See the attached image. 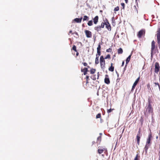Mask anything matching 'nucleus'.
I'll use <instances>...</instances> for the list:
<instances>
[{"mask_svg": "<svg viewBox=\"0 0 160 160\" xmlns=\"http://www.w3.org/2000/svg\"><path fill=\"white\" fill-rule=\"evenodd\" d=\"M105 22H102L101 23V25L100 26V28H104V25H105Z\"/></svg>", "mask_w": 160, "mask_h": 160, "instance_id": "nucleus-29", "label": "nucleus"}, {"mask_svg": "<svg viewBox=\"0 0 160 160\" xmlns=\"http://www.w3.org/2000/svg\"><path fill=\"white\" fill-rule=\"evenodd\" d=\"M154 84H155V86L156 87L158 85V86L159 89H160V86L159 85L158 83L155 82V83H154Z\"/></svg>", "mask_w": 160, "mask_h": 160, "instance_id": "nucleus-36", "label": "nucleus"}, {"mask_svg": "<svg viewBox=\"0 0 160 160\" xmlns=\"http://www.w3.org/2000/svg\"><path fill=\"white\" fill-rule=\"evenodd\" d=\"M138 82L137 81H135L133 84L134 85L136 86Z\"/></svg>", "mask_w": 160, "mask_h": 160, "instance_id": "nucleus-40", "label": "nucleus"}, {"mask_svg": "<svg viewBox=\"0 0 160 160\" xmlns=\"http://www.w3.org/2000/svg\"><path fill=\"white\" fill-rule=\"evenodd\" d=\"M121 5L122 7V9H125V4L123 3H121Z\"/></svg>", "mask_w": 160, "mask_h": 160, "instance_id": "nucleus-37", "label": "nucleus"}, {"mask_svg": "<svg viewBox=\"0 0 160 160\" xmlns=\"http://www.w3.org/2000/svg\"><path fill=\"white\" fill-rule=\"evenodd\" d=\"M96 71V70L95 69L92 68L90 70V73L91 74H93Z\"/></svg>", "mask_w": 160, "mask_h": 160, "instance_id": "nucleus-24", "label": "nucleus"}, {"mask_svg": "<svg viewBox=\"0 0 160 160\" xmlns=\"http://www.w3.org/2000/svg\"><path fill=\"white\" fill-rule=\"evenodd\" d=\"M145 30L144 29H142L138 32L137 34V36L138 38H140L142 36H144L145 35Z\"/></svg>", "mask_w": 160, "mask_h": 160, "instance_id": "nucleus-6", "label": "nucleus"}, {"mask_svg": "<svg viewBox=\"0 0 160 160\" xmlns=\"http://www.w3.org/2000/svg\"><path fill=\"white\" fill-rule=\"evenodd\" d=\"M101 45L100 43L98 45L97 48V54L96 55V58L95 60V63L96 64H98L99 63V57L101 55Z\"/></svg>", "mask_w": 160, "mask_h": 160, "instance_id": "nucleus-1", "label": "nucleus"}, {"mask_svg": "<svg viewBox=\"0 0 160 160\" xmlns=\"http://www.w3.org/2000/svg\"><path fill=\"white\" fill-rule=\"evenodd\" d=\"M158 155L159 156V158L158 159H159V160H160V154H159V153Z\"/></svg>", "mask_w": 160, "mask_h": 160, "instance_id": "nucleus-52", "label": "nucleus"}, {"mask_svg": "<svg viewBox=\"0 0 160 160\" xmlns=\"http://www.w3.org/2000/svg\"><path fill=\"white\" fill-rule=\"evenodd\" d=\"M113 109H112L111 108H110V109H108L107 110V112L108 113H109L111 112L113 110Z\"/></svg>", "mask_w": 160, "mask_h": 160, "instance_id": "nucleus-35", "label": "nucleus"}, {"mask_svg": "<svg viewBox=\"0 0 160 160\" xmlns=\"http://www.w3.org/2000/svg\"><path fill=\"white\" fill-rule=\"evenodd\" d=\"M75 34L76 35H77L78 36V33L77 32H74L73 33H72V34Z\"/></svg>", "mask_w": 160, "mask_h": 160, "instance_id": "nucleus-45", "label": "nucleus"}, {"mask_svg": "<svg viewBox=\"0 0 160 160\" xmlns=\"http://www.w3.org/2000/svg\"><path fill=\"white\" fill-rule=\"evenodd\" d=\"M102 134L101 133H100V135L98 137V138H97V142H99L100 143L101 142V139H102V136H101Z\"/></svg>", "mask_w": 160, "mask_h": 160, "instance_id": "nucleus-20", "label": "nucleus"}, {"mask_svg": "<svg viewBox=\"0 0 160 160\" xmlns=\"http://www.w3.org/2000/svg\"><path fill=\"white\" fill-rule=\"evenodd\" d=\"M72 33V30H70L69 31V33H68V35H70V33Z\"/></svg>", "mask_w": 160, "mask_h": 160, "instance_id": "nucleus-47", "label": "nucleus"}, {"mask_svg": "<svg viewBox=\"0 0 160 160\" xmlns=\"http://www.w3.org/2000/svg\"><path fill=\"white\" fill-rule=\"evenodd\" d=\"M82 19V17H81L80 18H76L74 19V21L77 23H81V22Z\"/></svg>", "mask_w": 160, "mask_h": 160, "instance_id": "nucleus-16", "label": "nucleus"}, {"mask_svg": "<svg viewBox=\"0 0 160 160\" xmlns=\"http://www.w3.org/2000/svg\"><path fill=\"white\" fill-rule=\"evenodd\" d=\"M134 8H135V9L136 10V11L137 12V13H138L137 8L136 7V6L135 5H134Z\"/></svg>", "mask_w": 160, "mask_h": 160, "instance_id": "nucleus-39", "label": "nucleus"}, {"mask_svg": "<svg viewBox=\"0 0 160 160\" xmlns=\"http://www.w3.org/2000/svg\"><path fill=\"white\" fill-rule=\"evenodd\" d=\"M156 36L157 39V42L159 45V47L160 48V28H159L157 32Z\"/></svg>", "mask_w": 160, "mask_h": 160, "instance_id": "nucleus-4", "label": "nucleus"}, {"mask_svg": "<svg viewBox=\"0 0 160 160\" xmlns=\"http://www.w3.org/2000/svg\"><path fill=\"white\" fill-rule=\"evenodd\" d=\"M91 78L93 80H96V75H92L91 76Z\"/></svg>", "mask_w": 160, "mask_h": 160, "instance_id": "nucleus-28", "label": "nucleus"}, {"mask_svg": "<svg viewBox=\"0 0 160 160\" xmlns=\"http://www.w3.org/2000/svg\"><path fill=\"white\" fill-rule=\"evenodd\" d=\"M155 72L156 73H158L160 69V66L158 62H156L155 63Z\"/></svg>", "mask_w": 160, "mask_h": 160, "instance_id": "nucleus-9", "label": "nucleus"}, {"mask_svg": "<svg viewBox=\"0 0 160 160\" xmlns=\"http://www.w3.org/2000/svg\"><path fill=\"white\" fill-rule=\"evenodd\" d=\"M81 71L83 73L84 75H86L87 73V72L88 71V70L87 68H85L83 69H82Z\"/></svg>", "mask_w": 160, "mask_h": 160, "instance_id": "nucleus-14", "label": "nucleus"}, {"mask_svg": "<svg viewBox=\"0 0 160 160\" xmlns=\"http://www.w3.org/2000/svg\"><path fill=\"white\" fill-rule=\"evenodd\" d=\"M72 49L75 52H77V50L76 49V46L75 45H73L72 48Z\"/></svg>", "mask_w": 160, "mask_h": 160, "instance_id": "nucleus-32", "label": "nucleus"}, {"mask_svg": "<svg viewBox=\"0 0 160 160\" xmlns=\"http://www.w3.org/2000/svg\"><path fill=\"white\" fill-rule=\"evenodd\" d=\"M126 3H127L128 2V0H125Z\"/></svg>", "mask_w": 160, "mask_h": 160, "instance_id": "nucleus-51", "label": "nucleus"}, {"mask_svg": "<svg viewBox=\"0 0 160 160\" xmlns=\"http://www.w3.org/2000/svg\"><path fill=\"white\" fill-rule=\"evenodd\" d=\"M139 2V0H136V3L138 6V2Z\"/></svg>", "mask_w": 160, "mask_h": 160, "instance_id": "nucleus-42", "label": "nucleus"}, {"mask_svg": "<svg viewBox=\"0 0 160 160\" xmlns=\"http://www.w3.org/2000/svg\"><path fill=\"white\" fill-rule=\"evenodd\" d=\"M105 25L106 28L109 31H111V25L108 20L106 18L105 20Z\"/></svg>", "mask_w": 160, "mask_h": 160, "instance_id": "nucleus-5", "label": "nucleus"}, {"mask_svg": "<svg viewBox=\"0 0 160 160\" xmlns=\"http://www.w3.org/2000/svg\"><path fill=\"white\" fill-rule=\"evenodd\" d=\"M148 88L150 87V85L149 84L148 85Z\"/></svg>", "mask_w": 160, "mask_h": 160, "instance_id": "nucleus-53", "label": "nucleus"}, {"mask_svg": "<svg viewBox=\"0 0 160 160\" xmlns=\"http://www.w3.org/2000/svg\"><path fill=\"white\" fill-rule=\"evenodd\" d=\"M141 130L140 129H139V130L138 132V133L137 135L136 139L137 141V143L139 145L140 141V139L141 138V135L140 134Z\"/></svg>", "mask_w": 160, "mask_h": 160, "instance_id": "nucleus-8", "label": "nucleus"}, {"mask_svg": "<svg viewBox=\"0 0 160 160\" xmlns=\"http://www.w3.org/2000/svg\"><path fill=\"white\" fill-rule=\"evenodd\" d=\"M140 156L138 154H137L134 160H139Z\"/></svg>", "mask_w": 160, "mask_h": 160, "instance_id": "nucleus-26", "label": "nucleus"}, {"mask_svg": "<svg viewBox=\"0 0 160 160\" xmlns=\"http://www.w3.org/2000/svg\"><path fill=\"white\" fill-rule=\"evenodd\" d=\"M85 33L87 38H91L92 37V33L91 31L88 30H85Z\"/></svg>", "mask_w": 160, "mask_h": 160, "instance_id": "nucleus-11", "label": "nucleus"}, {"mask_svg": "<svg viewBox=\"0 0 160 160\" xmlns=\"http://www.w3.org/2000/svg\"><path fill=\"white\" fill-rule=\"evenodd\" d=\"M82 63L84 66H88V64L86 62H83Z\"/></svg>", "mask_w": 160, "mask_h": 160, "instance_id": "nucleus-38", "label": "nucleus"}, {"mask_svg": "<svg viewBox=\"0 0 160 160\" xmlns=\"http://www.w3.org/2000/svg\"><path fill=\"white\" fill-rule=\"evenodd\" d=\"M140 77H139L138 78H137V79L136 80V81H137V82H138L139 81V80H140Z\"/></svg>", "mask_w": 160, "mask_h": 160, "instance_id": "nucleus-43", "label": "nucleus"}, {"mask_svg": "<svg viewBox=\"0 0 160 160\" xmlns=\"http://www.w3.org/2000/svg\"><path fill=\"white\" fill-rule=\"evenodd\" d=\"M99 18L98 16H96L93 19L94 23L95 24H97L98 22Z\"/></svg>", "mask_w": 160, "mask_h": 160, "instance_id": "nucleus-13", "label": "nucleus"}, {"mask_svg": "<svg viewBox=\"0 0 160 160\" xmlns=\"http://www.w3.org/2000/svg\"><path fill=\"white\" fill-rule=\"evenodd\" d=\"M123 53V50L121 48H120L118 50V54H122Z\"/></svg>", "mask_w": 160, "mask_h": 160, "instance_id": "nucleus-22", "label": "nucleus"}, {"mask_svg": "<svg viewBox=\"0 0 160 160\" xmlns=\"http://www.w3.org/2000/svg\"><path fill=\"white\" fill-rule=\"evenodd\" d=\"M77 52L76 54V56H78L79 55V53L77 51V52Z\"/></svg>", "mask_w": 160, "mask_h": 160, "instance_id": "nucleus-48", "label": "nucleus"}, {"mask_svg": "<svg viewBox=\"0 0 160 160\" xmlns=\"http://www.w3.org/2000/svg\"><path fill=\"white\" fill-rule=\"evenodd\" d=\"M112 52V48H109L106 50V52Z\"/></svg>", "mask_w": 160, "mask_h": 160, "instance_id": "nucleus-34", "label": "nucleus"}, {"mask_svg": "<svg viewBox=\"0 0 160 160\" xmlns=\"http://www.w3.org/2000/svg\"><path fill=\"white\" fill-rule=\"evenodd\" d=\"M126 68V67H125V68H124V71H125V68Z\"/></svg>", "mask_w": 160, "mask_h": 160, "instance_id": "nucleus-55", "label": "nucleus"}, {"mask_svg": "<svg viewBox=\"0 0 160 160\" xmlns=\"http://www.w3.org/2000/svg\"><path fill=\"white\" fill-rule=\"evenodd\" d=\"M88 25L89 26H92L93 25L92 21V20L89 21L88 23Z\"/></svg>", "mask_w": 160, "mask_h": 160, "instance_id": "nucleus-27", "label": "nucleus"}, {"mask_svg": "<svg viewBox=\"0 0 160 160\" xmlns=\"http://www.w3.org/2000/svg\"><path fill=\"white\" fill-rule=\"evenodd\" d=\"M101 117V114L100 113H98L96 116V118L97 119L100 118Z\"/></svg>", "mask_w": 160, "mask_h": 160, "instance_id": "nucleus-31", "label": "nucleus"}, {"mask_svg": "<svg viewBox=\"0 0 160 160\" xmlns=\"http://www.w3.org/2000/svg\"><path fill=\"white\" fill-rule=\"evenodd\" d=\"M104 82L107 84H108L110 83V81L108 75H106L104 79Z\"/></svg>", "mask_w": 160, "mask_h": 160, "instance_id": "nucleus-12", "label": "nucleus"}, {"mask_svg": "<svg viewBox=\"0 0 160 160\" xmlns=\"http://www.w3.org/2000/svg\"><path fill=\"white\" fill-rule=\"evenodd\" d=\"M88 68H90V67L88 65V66H87Z\"/></svg>", "mask_w": 160, "mask_h": 160, "instance_id": "nucleus-54", "label": "nucleus"}, {"mask_svg": "<svg viewBox=\"0 0 160 160\" xmlns=\"http://www.w3.org/2000/svg\"><path fill=\"white\" fill-rule=\"evenodd\" d=\"M98 148V152L100 154L102 153L104 151H107V148H105L99 147Z\"/></svg>", "mask_w": 160, "mask_h": 160, "instance_id": "nucleus-10", "label": "nucleus"}, {"mask_svg": "<svg viewBox=\"0 0 160 160\" xmlns=\"http://www.w3.org/2000/svg\"><path fill=\"white\" fill-rule=\"evenodd\" d=\"M132 56V54H131L126 59V64L125 66V68L126 67L127 64L130 61V58H131V56Z\"/></svg>", "mask_w": 160, "mask_h": 160, "instance_id": "nucleus-17", "label": "nucleus"}, {"mask_svg": "<svg viewBox=\"0 0 160 160\" xmlns=\"http://www.w3.org/2000/svg\"><path fill=\"white\" fill-rule=\"evenodd\" d=\"M94 29L97 32H98L101 30V28H100V26L98 25L94 27Z\"/></svg>", "mask_w": 160, "mask_h": 160, "instance_id": "nucleus-19", "label": "nucleus"}, {"mask_svg": "<svg viewBox=\"0 0 160 160\" xmlns=\"http://www.w3.org/2000/svg\"><path fill=\"white\" fill-rule=\"evenodd\" d=\"M108 70L111 72H113L114 70V67L113 66V63H111V66L109 68Z\"/></svg>", "mask_w": 160, "mask_h": 160, "instance_id": "nucleus-18", "label": "nucleus"}, {"mask_svg": "<svg viewBox=\"0 0 160 160\" xmlns=\"http://www.w3.org/2000/svg\"><path fill=\"white\" fill-rule=\"evenodd\" d=\"M124 61H123L122 62V66H123L124 64Z\"/></svg>", "mask_w": 160, "mask_h": 160, "instance_id": "nucleus-49", "label": "nucleus"}, {"mask_svg": "<svg viewBox=\"0 0 160 160\" xmlns=\"http://www.w3.org/2000/svg\"><path fill=\"white\" fill-rule=\"evenodd\" d=\"M86 87H87V84L89 83V76H86Z\"/></svg>", "mask_w": 160, "mask_h": 160, "instance_id": "nucleus-21", "label": "nucleus"}, {"mask_svg": "<svg viewBox=\"0 0 160 160\" xmlns=\"http://www.w3.org/2000/svg\"><path fill=\"white\" fill-rule=\"evenodd\" d=\"M153 112V108L152 107L151 102L149 100L148 101V104L146 108V113L148 114L152 113Z\"/></svg>", "mask_w": 160, "mask_h": 160, "instance_id": "nucleus-3", "label": "nucleus"}, {"mask_svg": "<svg viewBox=\"0 0 160 160\" xmlns=\"http://www.w3.org/2000/svg\"><path fill=\"white\" fill-rule=\"evenodd\" d=\"M119 7L118 6H117L114 8V11L115 12L118 11L119 10Z\"/></svg>", "mask_w": 160, "mask_h": 160, "instance_id": "nucleus-30", "label": "nucleus"}, {"mask_svg": "<svg viewBox=\"0 0 160 160\" xmlns=\"http://www.w3.org/2000/svg\"><path fill=\"white\" fill-rule=\"evenodd\" d=\"M155 42L153 40L152 42L151 45H155Z\"/></svg>", "mask_w": 160, "mask_h": 160, "instance_id": "nucleus-41", "label": "nucleus"}, {"mask_svg": "<svg viewBox=\"0 0 160 160\" xmlns=\"http://www.w3.org/2000/svg\"><path fill=\"white\" fill-rule=\"evenodd\" d=\"M112 22H114V21H115L114 18V17H113L112 18Z\"/></svg>", "mask_w": 160, "mask_h": 160, "instance_id": "nucleus-46", "label": "nucleus"}, {"mask_svg": "<svg viewBox=\"0 0 160 160\" xmlns=\"http://www.w3.org/2000/svg\"><path fill=\"white\" fill-rule=\"evenodd\" d=\"M89 19V17L86 16V15H85L83 16V21H88Z\"/></svg>", "mask_w": 160, "mask_h": 160, "instance_id": "nucleus-23", "label": "nucleus"}, {"mask_svg": "<svg viewBox=\"0 0 160 160\" xmlns=\"http://www.w3.org/2000/svg\"><path fill=\"white\" fill-rule=\"evenodd\" d=\"M110 55L109 54L107 55L106 57L104 59H110Z\"/></svg>", "mask_w": 160, "mask_h": 160, "instance_id": "nucleus-33", "label": "nucleus"}, {"mask_svg": "<svg viewBox=\"0 0 160 160\" xmlns=\"http://www.w3.org/2000/svg\"><path fill=\"white\" fill-rule=\"evenodd\" d=\"M152 138L151 132H150V133L149 134L148 138L147 139L146 143L147 144L150 145L151 144V141Z\"/></svg>", "mask_w": 160, "mask_h": 160, "instance_id": "nucleus-7", "label": "nucleus"}, {"mask_svg": "<svg viewBox=\"0 0 160 160\" xmlns=\"http://www.w3.org/2000/svg\"><path fill=\"white\" fill-rule=\"evenodd\" d=\"M100 63L101 68L103 69H104L105 68V59L102 56H101L100 57Z\"/></svg>", "mask_w": 160, "mask_h": 160, "instance_id": "nucleus-2", "label": "nucleus"}, {"mask_svg": "<svg viewBox=\"0 0 160 160\" xmlns=\"http://www.w3.org/2000/svg\"><path fill=\"white\" fill-rule=\"evenodd\" d=\"M155 48V45H151V57H152L153 55V52H154V50Z\"/></svg>", "mask_w": 160, "mask_h": 160, "instance_id": "nucleus-15", "label": "nucleus"}, {"mask_svg": "<svg viewBox=\"0 0 160 160\" xmlns=\"http://www.w3.org/2000/svg\"><path fill=\"white\" fill-rule=\"evenodd\" d=\"M97 74V79H98L99 78V72H98Z\"/></svg>", "mask_w": 160, "mask_h": 160, "instance_id": "nucleus-50", "label": "nucleus"}, {"mask_svg": "<svg viewBox=\"0 0 160 160\" xmlns=\"http://www.w3.org/2000/svg\"><path fill=\"white\" fill-rule=\"evenodd\" d=\"M136 86L134 85L133 84V85L132 86V90H133V89H134V88H135Z\"/></svg>", "mask_w": 160, "mask_h": 160, "instance_id": "nucleus-44", "label": "nucleus"}, {"mask_svg": "<svg viewBox=\"0 0 160 160\" xmlns=\"http://www.w3.org/2000/svg\"><path fill=\"white\" fill-rule=\"evenodd\" d=\"M150 145L148 144H146V145H145V146L144 148V149L145 150V151L147 152L148 149L149 148V146Z\"/></svg>", "mask_w": 160, "mask_h": 160, "instance_id": "nucleus-25", "label": "nucleus"}]
</instances>
